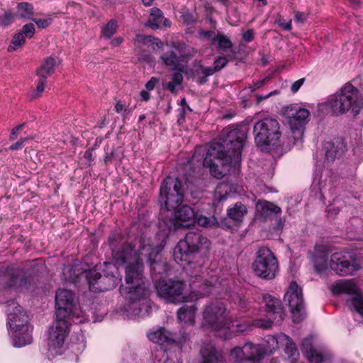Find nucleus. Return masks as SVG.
Segmentation results:
<instances>
[{
  "instance_id": "nucleus-63",
  "label": "nucleus",
  "mask_w": 363,
  "mask_h": 363,
  "mask_svg": "<svg viewBox=\"0 0 363 363\" xmlns=\"http://www.w3.org/2000/svg\"><path fill=\"white\" fill-rule=\"evenodd\" d=\"M242 39L247 43L252 41L254 39V30L252 29H248L243 33Z\"/></svg>"
},
{
  "instance_id": "nucleus-13",
  "label": "nucleus",
  "mask_w": 363,
  "mask_h": 363,
  "mask_svg": "<svg viewBox=\"0 0 363 363\" xmlns=\"http://www.w3.org/2000/svg\"><path fill=\"white\" fill-rule=\"evenodd\" d=\"M173 211L174 215L171 218L162 220V223L169 231L189 228L196 223V213L189 206L181 205Z\"/></svg>"
},
{
  "instance_id": "nucleus-54",
  "label": "nucleus",
  "mask_w": 363,
  "mask_h": 363,
  "mask_svg": "<svg viewBox=\"0 0 363 363\" xmlns=\"http://www.w3.org/2000/svg\"><path fill=\"white\" fill-rule=\"evenodd\" d=\"M7 304V316L9 314L11 313H16L18 314V311H16V308L17 307H21L18 303H16L14 300H11L10 301H8L6 303Z\"/></svg>"
},
{
  "instance_id": "nucleus-36",
  "label": "nucleus",
  "mask_w": 363,
  "mask_h": 363,
  "mask_svg": "<svg viewBox=\"0 0 363 363\" xmlns=\"http://www.w3.org/2000/svg\"><path fill=\"white\" fill-rule=\"evenodd\" d=\"M216 43H217L216 49L218 50H225L233 48L230 40L225 34L220 32L216 34Z\"/></svg>"
},
{
  "instance_id": "nucleus-15",
  "label": "nucleus",
  "mask_w": 363,
  "mask_h": 363,
  "mask_svg": "<svg viewBox=\"0 0 363 363\" xmlns=\"http://www.w3.org/2000/svg\"><path fill=\"white\" fill-rule=\"evenodd\" d=\"M342 294L350 296L347 305L363 318V292L354 279H342Z\"/></svg>"
},
{
  "instance_id": "nucleus-25",
  "label": "nucleus",
  "mask_w": 363,
  "mask_h": 363,
  "mask_svg": "<svg viewBox=\"0 0 363 363\" xmlns=\"http://www.w3.org/2000/svg\"><path fill=\"white\" fill-rule=\"evenodd\" d=\"M170 21L164 18L162 11L156 7L150 9L148 19V26L152 29H157L162 26L169 27Z\"/></svg>"
},
{
  "instance_id": "nucleus-7",
  "label": "nucleus",
  "mask_w": 363,
  "mask_h": 363,
  "mask_svg": "<svg viewBox=\"0 0 363 363\" xmlns=\"http://www.w3.org/2000/svg\"><path fill=\"white\" fill-rule=\"evenodd\" d=\"M247 137L245 130L237 127L229 126L223 128L220 138L222 142H214L211 144H218L222 146L221 152L230 156L235 160V163L240 162L241 150L244 146V142Z\"/></svg>"
},
{
  "instance_id": "nucleus-61",
  "label": "nucleus",
  "mask_w": 363,
  "mask_h": 363,
  "mask_svg": "<svg viewBox=\"0 0 363 363\" xmlns=\"http://www.w3.org/2000/svg\"><path fill=\"white\" fill-rule=\"evenodd\" d=\"M305 82V78H301L291 84V91L292 93H296L298 91L300 87L303 85Z\"/></svg>"
},
{
  "instance_id": "nucleus-11",
  "label": "nucleus",
  "mask_w": 363,
  "mask_h": 363,
  "mask_svg": "<svg viewBox=\"0 0 363 363\" xmlns=\"http://www.w3.org/2000/svg\"><path fill=\"white\" fill-rule=\"evenodd\" d=\"M157 294L167 303H181L187 301L184 294V282L179 279H162L155 282Z\"/></svg>"
},
{
  "instance_id": "nucleus-9",
  "label": "nucleus",
  "mask_w": 363,
  "mask_h": 363,
  "mask_svg": "<svg viewBox=\"0 0 363 363\" xmlns=\"http://www.w3.org/2000/svg\"><path fill=\"white\" fill-rule=\"evenodd\" d=\"M222 146L218 144H211L203 161V165L208 167L211 174L217 179H222L225 175V169L232 162L233 158L221 152Z\"/></svg>"
},
{
  "instance_id": "nucleus-32",
  "label": "nucleus",
  "mask_w": 363,
  "mask_h": 363,
  "mask_svg": "<svg viewBox=\"0 0 363 363\" xmlns=\"http://www.w3.org/2000/svg\"><path fill=\"white\" fill-rule=\"evenodd\" d=\"M16 16L26 20L33 19L34 9L31 4L28 2H20L16 6Z\"/></svg>"
},
{
  "instance_id": "nucleus-51",
  "label": "nucleus",
  "mask_w": 363,
  "mask_h": 363,
  "mask_svg": "<svg viewBox=\"0 0 363 363\" xmlns=\"http://www.w3.org/2000/svg\"><path fill=\"white\" fill-rule=\"evenodd\" d=\"M33 137H32V136L26 137V138H21L16 143H15L14 144L11 145L9 147V150H13V151L19 150V149H21L23 146V145H24V143L26 142H27L28 140H33Z\"/></svg>"
},
{
  "instance_id": "nucleus-42",
  "label": "nucleus",
  "mask_w": 363,
  "mask_h": 363,
  "mask_svg": "<svg viewBox=\"0 0 363 363\" xmlns=\"http://www.w3.org/2000/svg\"><path fill=\"white\" fill-rule=\"evenodd\" d=\"M117 23L114 20H111L102 29V35L105 38H110L117 30Z\"/></svg>"
},
{
  "instance_id": "nucleus-57",
  "label": "nucleus",
  "mask_w": 363,
  "mask_h": 363,
  "mask_svg": "<svg viewBox=\"0 0 363 363\" xmlns=\"http://www.w3.org/2000/svg\"><path fill=\"white\" fill-rule=\"evenodd\" d=\"M200 36L202 38H208L211 40L212 44H215V39L216 38V34L213 30L208 31H201L199 33Z\"/></svg>"
},
{
  "instance_id": "nucleus-40",
  "label": "nucleus",
  "mask_w": 363,
  "mask_h": 363,
  "mask_svg": "<svg viewBox=\"0 0 363 363\" xmlns=\"http://www.w3.org/2000/svg\"><path fill=\"white\" fill-rule=\"evenodd\" d=\"M252 356L250 362L259 363L266 354V349L259 345H253Z\"/></svg>"
},
{
  "instance_id": "nucleus-19",
  "label": "nucleus",
  "mask_w": 363,
  "mask_h": 363,
  "mask_svg": "<svg viewBox=\"0 0 363 363\" xmlns=\"http://www.w3.org/2000/svg\"><path fill=\"white\" fill-rule=\"evenodd\" d=\"M262 298L267 317L273 320L275 324H281L284 317L281 301L268 294H263Z\"/></svg>"
},
{
  "instance_id": "nucleus-27",
  "label": "nucleus",
  "mask_w": 363,
  "mask_h": 363,
  "mask_svg": "<svg viewBox=\"0 0 363 363\" xmlns=\"http://www.w3.org/2000/svg\"><path fill=\"white\" fill-rule=\"evenodd\" d=\"M150 340L156 344L164 345L174 343L172 334L164 328H160L149 335Z\"/></svg>"
},
{
  "instance_id": "nucleus-4",
  "label": "nucleus",
  "mask_w": 363,
  "mask_h": 363,
  "mask_svg": "<svg viewBox=\"0 0 363 363\" xmlns=\"http://www.w3.org/2000/svg\"><path fill=\"white\" fill-rule=\"evenodd\" d=\"M253 134L256 146L261 151L269 152L280 143V123L270 117L259 120L254 124Z\"/></svg>"
},
{
  "instance_id": "nucleus-20",
  "label": "nucleus",
  "mask_w": 363,
  "mask_h": 363,
  "mask_svg": "<svg viewBox=\"0 0 363 363\" xmlns=\"http://www.w3.org/2000/svg\"><path fill=\"white\" fill-rule=\"evenodd\" d=\"M362 268L361 258L352 251L342 255V276L353 275Z\"/></svg>"
},
{
  "instance_id": "nucleus-16",
  "label": "nucleus",
  "mask_w": 363,
  "mask_h": 363,
  "mask_svg": "<svg viewBox=\"0 0 363 363\" xmlns=\"http://www.w3.org/2000/svg\"><path fill=\"white\" fill-rule=\"evenodd\" d=\"M226 308L221 302L208 305L203 311V320L214 330H220L227 325Z\"/></svg>"
},
{
  "instance_id": "nucleus-24",
  "label": "nucleus",
  "mask_w": 363,
  "mask_h": 363,
  "mask_svg": "<svg viewBox=\"0 0 363 363\" xmlns=\"http://www.w3.org/2000/svg\"><path fill=\"white\" fill-rule=\"evenodd\" d=\"M256 210L259 216L264 220L269 219L272 216H277L281 213L279 206L267 201H258Z\"/></svg>"
},
{
  "instance_id": "nucleus-49",
  "label": "nucleus",
  "mask_w": 363,
  "mask_h": 363,
  "mask_svg": "<svg viewBox=\"0 0 363 363\" xmlns=\"http://www.w3.org/2000/svg\"><path fill=\"white\" fill-rule=\"evenodd\" d=\"M118 148H113L110 152H106V156L104 158V162L106 165L112 164L115 158L118 155Z\"/></svg>"
},
{
  "instance_id": "nucleus-30",
  "label": "nucleus",
  "mask_w": 363,
  "mask_h": 363,
  "mask_svg": "<svg viewBox=\"0 0 363 363\" xmlns=\"http://www.w3.org/2000/svg\"><path fill=\"white\" fill-rule=\"evenodd\" d=\"M196 310V306L194 303L191 305L183 306L177 311L178 319L184 323L193 324L194 323Z\"/></svg>"
},
{
  "instance_id": "nucleus-26",
  "label": "nucleus",
  "mask_w": 363,
  "mask_h": 363,
  "mask_svg": "<svg viewBox=\"0 0 363 363\" xmlns=\"http://www.w3.org/2000/svg\"><path fill=\"white\" fill-rule=\"evenodd\" d=\"M160 60L164 65L171 67L172 70H180L181 59L177 49L165 52Z\"/></svg>"
},
{
  "instance_id": "nucleus-47",
  "label": "nucleus",
  "mask_w": 363,
  "mask_h": 363,
  "mask_svg": "<svg viewBox=\"0 0 363 363\" xmlns=\"http://www.w3.org/2000/svg\"><path fill=\"white\" fill-rule=\"evenodd\" d=\"M35 26L33 23H27L24 25L20 33L25 37H28V38H31L35 34Z\"/></svg>"
},
{
  "instance_id": "nucleus-41",
  "label": "nucleus",
  "mask_w": 363,
  "mask_h": 363,
  "mask_svg": "<svg viewBox=\"0 0 363 363\" xmlns=\"http://www.w3.org/2000/svg\"><path fill=\"white\" fill-rule=\"evenodd\" d=\"M25 43V37L20 32L15 34L12 38L11 45L8 47L9 52H13L17 50L18 47L21 46Z\"/></svg>"
},
{
  "instance_id": "nucleus-38",
  "label": "nucleus",
  "mask_w": 363,
  "mask_h": 363,
  "mask_svg": "<svg viewBox=\"0 0 363 363\" xmlns=\"http://www.w3.org/2000/svg\"><path fill=\"white\" fill-rule=\"evenodd\" d=\"M227 328L235 333H244L250 328V323L246 320H235L230 323H227Z\"/></svg>"
},
{
  "instance_id": "nucleus-43",
  "label": "nucleus",
  "mask_w": 363,
  "mask_h": 363,
  "mask_svg": "<svg viewBox=\"0 0 363 363\" xmlns=\"http://www.w3.org/2000/svg\"><path fill=\"white\" fill-rule=\"evenodd\" d=\"M205 69H208V67H204L203 65H200L198 68L195 70L194 74L197 77V84L199 85L204 84L208 81V77L210 75H207L205 72Z\"/></svg>"
},
{
  "instance_id": "nucleus-23",
  "label": "nucleus",
  "mask_w": 363,
  "mask_h": 363,
  "mask_svg": "<svg viewBox=\"0 0 363 363\" xmlns=\"http://www.w3.org/2000/svg\"><path fill=\"white\" fill-rule=\"evenodd\" d=\"M28 281V277L23 270L13 269L9 271L5 284L8 288H19L26 286Z\"/></svg>"
},
{
  "instance_id": "nucleus-12",
  "label": "nucleus",
  "mask_w": 363,
  "mask_h": 363,
  "mask_svg": "<svg viewBox=\"0 0 363 363\" xmlns=\"http://www.w3.org/2000/svg\"><path fill=\"white\" fill-rule=\"evenodd\" d=\"M284 115L287 118L294 141L301 140L306 125L310 120V111L296 105H290L284 108Z\"/></svg>"
},
{
  "instance_id": "nucleus-53",
  "label": "nucleus",
  "mask_w": 363,
  "mask_h": 363,
  "mask_svg": "<svg viewBox=\"0 0 363 363\" xmlns=\"http://www.w3.org/2000/svg\"><path fill=\"white\" fill-rule=\"evenodd\" d=\"M253 345L252 342H246L242 348L245 352V355L247 358V361H250V359H252V350H253Z\"/></svg>"
},
{
  "instance_id": "nucleus-58",
  "label": "nucleus",
  "mask_w": 363,
  "mask_h": 363,
  "mask_svg": "<svg viewBox=\"0 0 363 363\" xmlns=\"http://www.w3.org/2000/svg\"><path fill=\"white\" fill-rule=\"evenodd\" d=\"M177 72H174L172 75V81H173V83H174V84L181 85L183 82V75L181 73L182 69H180V70H177Z\"/></svg>"
},
{
  "instance_id": "nucleus-31",
  "label": "nucleus",
  "mask_w": 363,
  "mask_h": 363,
  "mask_svg": "<svg viewBox=\"0 0 363 363\" xmlns=\"http://www.w3.org/2000/svg\"><path fill=\"white\" fill-rule=\"evenodd\" d=\"M202 363H218L220 357L215 347L211 344H205L201 350Z\"/></svg>"
},
{
  "instance_id": "nucleus-3",
  "label": "nucleus",
  "mask_w": 363,
  "mask_h": 363,
  "mask_svg": "<svg viewBox=\"0 0 363 363\" xmlns=\"http://www.w3.org/2000/svg\"><path fill=\"white\" fill-rule=\"evenodd\" d=\"M210 249L207 238L197 232H189L184 240H181L174 248V257L184 264H195L201 267L203 259Z\"/></svg>"
},
{
  "instance_id": "nucleus-10",
  "label": "nucleus",
  "mask_w": 363,
  "mask_h": 363,
  "mask_svg": "<svg viewBox=\"0 0 363 363\" xmlns=\"http://www.w3.org/2000/svg\"><path fill=\"white\" fill-rule=\"evenodd\" d=\"M333 249L328 245H320L315 246V252L311 255V261L312 262L315 272L319 275L323 274L328 268V257L333 252ZM340 264V253L334 252L331 255L329 262L330 268L340 274L339 265Z\"/></svg>"
},
{
  "instance_id": "nucleus-60",
  "label": "nucleus",
  "mask_w": 363,
  "mask_h": 363,
  "mask_svg": "<svg viewBox=\"0 0 363 363\" xmlns=\"http://www.w3.org/2000/svg\"><path fill=\"white\" fill-rule=\"evenodd\" d=\"M33 20L35 22L36 25L40 28H45L51 23V19L50 18H48V19H38V20L33 19Z\"/></svg>"
},
{
  "instance_id": "nucleus-17",
  "label": "nucleus",
  "mask_w": 363,
  "mask_h": 363,
  "mask_svg": "<svg viewBox=\"0 0 363 363\" xmlns=\"http://www.w3.org/2000/svg\"><path fill=\"white\" fill-rule=\"evenodd\" d=\"M284 300L288 303L291 311L294 315V321L299 323L303 318L299 314L304 308V301L303 298L302 289L298 286L296 282L291 283L289 288L284 295Z\"/></svg>"
},
{
  "instance_id": "nucleus-8",
  "label": "nucleus",
  "mask_w": 363,
  "mask_h": 363,
  "mask_svg": "<svg viewBox=\"0 0 363 363\" xmlns=\"http://www.w3.org/2000/svg\"><path fill=\"white\" fill-rule=\"evenodd\" d=\"M252 268L258 277L272 280L278 273L279 264L272 252L267 247L262 246L256 252Z\"/></svg>"
},
{
  "instance_id": "nucleus-6",
  "label": "nucleus",
  "mask_w": 363,
  "mask_h": 363,
  "mask_svg": "<svg viewBox=\"0 0 363 363\" xmlns=\"http://www.w3.org/2000/svg\"><path fill=\"white\" fill-rule=\"evenodd\" d=\"M104 275L97 271L96 267L91 269L84 270L77 274V278L80 280L84 278L89 286V289L94 292L105 291L113 289L118 284V278L115 274L117 268L112 263L104 262Z\"/></svg>"
},
{
  "instance_id": "nucleus-59",
  "label": "nucleus",
  "mask_w": 363,
  "mask_h": 363,
  "mask_svg": "<svg viewBox=\"0 0 363 363\" xmlns=\"http://www.w3.org/2000/svg\"><path fill=\"white\" fill-rule=\"evenodd\" d=\"M328 217L330 219L337 218L339 214V209L335 208L332 206H329L327 208Z\"/></svg>"
},
{
  "instance_id": "nucleus-18",
  "label": "nucleus",
  "mask_w": 363,
  "mask_h": 363,
  "mask_svg": "<svg viewBox=\"0 0 363 363\" xmlns=\"http://www.w3.org/2000/svg\"><path fill=\"white\" fill-rule=\"evenodd\" d=\"M167 182L166 184L169 186L167 187L168 191L166 190L167 186H164L162 195L159 196V202L162 206L164 205L167 211L175 210L182 205L186 191H179L175 194H170V188H177V183L173 184V182H169V179Z\"/></svg>"
},
{
  "instance_id": "nucleus-35",
  "label": "nucleus",
  "mask_w": 363,
  "mask_h": 363,
  "mask_svg": "<svg viewBox=\"0 0 363 363\" xmlns=\"http://www.w3.org/2000/svg\"><path fill=\"white\" fill-rule=\"evenodd\" d=\"M191 287L194 290L192 293L195 294L196 298L209 295L212 289V285L210 284L207 281H205L204 283L199 286V289H197V286L194 282L191 284Z\"/></svg>"
},
{
  "instance_id": "nucleus-34",
  "label": "nucleus",
  "mask_w": 363,
  "mask_h": 363,
  "mask_svg": "<svg viewBox=\"0 0 363 363\" xmlns=\"http://www.w3.org/2000/svg\"><path fill=\"white\" fill-rule=\"evenodd\" d=\"M326 106L331 110L333 113L338 116L340 113V93L336 91L334 94L330 95L325 102Z\"/></svg>"
},
{
  "instance_id": "nucleus-29",
  "label": "nucleus",
  "mask_w": 363,
  "mask_h": 363,
  "mask_svg": "<svg viewBox=\"0 0 363 363\" xmlns=\"http://www.w3.org/2000/svg\"><path fill=\"white\" fill-rule=\"evenodd\" d=\"M32 328L28 325V329L23 328L21 330L14 331L13 345L15 347H21L32 342Z\"/></svg>"
},
{
  "instance_id": "nucleus-64",
  "label": "nucleus",
  "mask_w": 363,
  "mask_h": 363,
  "mask_svg": "<svg viewBox=\"0 0 363 363\" xmlns=\"http://www.w3.org/2000/svg\"><path fill=\"white\" fill-rule=\"evenodd\" d=\"M159 80L156 77H152L146 84L145 88L147 90L150 91L152 90L155 85L158 83Z\"/></svg>"
},
{
  "instance_id": "nucleus-45",
  "label": "nucleus",
  "mask_w": 363,
  "mask_h": 363,
  "mask_svg": "<svg viewBox=\"0 0 363 363\" xmlns=\"http://www.w3.org/2000/svg\"><path fill=\"white\" fill-rule=\"evenodd\" d=\"M274 323V321L269 318H268V319H256L253 320V324L255 326L263 329L271 328Z\"/></svg>"
},
{
  "instance_id": "nucleus-28",
  "label": "nucleus",
  "mask_w": 363,
  "mask_h": 363,
  "mask_svg": "<svg viewBox=\"0 0 363 363\" xmlns=\"http://www.w3.org/2000/svg\"><path fill=\"white\" fill-rule=\"evenodd\" d=\"M56 60L52 57H48L43 60L40 66L36 70V74L40 78L47 79L55 72Z\"/></svg>"
},
{
  "instance_id": "nucleus-44",
  "label": "nucleus",
  "mask_w": 363,
  "mask_h": 363,
  "mask_svg": "<svg viewBox=\"0 0 363 363\" xmlns=\"http://www.w3.org/2000/svg\"><path fill=\"white\" fill-rule=\"evenodd\" d=\"M230 357L233 361L236 362H240L243 360L247 361V358L245 355V352L242 347H236L231 350L230 352Z\"/></svg>"
},
{
  "instance_id": "nucleus-52",
  "label": "nucleus",
  "mask_w": 363,
  "mask_h": 363,
  "mask_svg": "<svg viewBox=\"0 0 363 363\" xmlns=\"http://www.w3.org/2000/svg\"><path fill=\"white\" fill-rule=\"evenodd\" d=\"M301 350L307 357L310 354L315 351L309 340H304L302 343Z\"/></svg>"
},
{
  "instance_id": "nucleus-5",
  "label": "nucleus",
  "mask_w": 363,
  "mask_h": 363,
  "mask_svg": "<svg viewBox=\"0 0 363 363\" xmlns=\"http://www.w3.org/2000/svg\"><path fill=\"white\" fill-rule=\"evenodd\" d=\"M142 239H148L141 235L132 245L124 242L123 236L120 233H113L109 236L108 242L112 252V256L116 263L119 265H126L139 261L142 254L140 252V242Z\"/></svg>"
},
{
  "instance_id": "nucleus-14",
  "label": "nucleus",
  "mask_w": 363,
  "mask_h": 363,
  "mask_svg": "<svg viewBox=\"0 0 363 363\" xmlns=\"http://www.w3.org/2000/svg\"><path fill=\"white\" fill-rule=\"evenodd\" d=\"M140 252L147 257V262L152 276L163 274L169 270V264L162 259L158 250L152 246L150 239L141 240Z\"/></svg>"
},
{
  "instance_id": "nucleus-33",
  "label": "nucleus",
  "mask_w": 363,
  "mask_h": 363,
  "mask_svg": "<svg viewBox=\"0 0 363 363\" xmlns=\"http://www.w3.org/2000/svg\"><path fill=\"white\" fill-rule=\"evenodd\" d=\"M169 179V182L172 181L173 184H176L177 182V188H172L171 187L169 193L170 194H175V192H177L179 191H186V189L187 187L186 182H183L181 179H179L178 177H174L171 176L167 177L162 182L160 189V195H162V190L164 186H167L166 182H168L167 181ZM168 184L167 188L168 187ZM168 191V189H166Z\"/></svg>"
},
{
  "instance_id": "nucleus-2",
  "label": "nucleus",
  "mask_w": 363,
  "mask_h": 363,
  "mask_svg": "<svg viewBox=\"0 0 363 363\" xmlns=\"http://www.w3.org/2000/svg\"><path fill=\"white\" fill-rule=\"evenodd\" d=\"M74 294L70 290L59 289L55 294V322L48 330L50 348H60L65 342L68 328V320L74 308Z\"/></svg>"
},
{
  "instance_id": "nucleus-22",
  "label": "nucleus",
  "mask_w": 363,
  "mask_h": 363,
  "mask_svg": "<svg viewBox=\"0 0 363 363\" xmlns=\"http://www.w3.org/2000/svg\"><path fill=\"white\" fill-rule=\"evenodd\" d=\"M18 311L16 313H9L7 318V323L10 328L13 331L21 330L23 328L28 329V317L27 313L23 310L22 307L16 308Z\"/></svg>"
},
{
  "instance_id": "nucleus-21",
  "label": "nucleus",
  "mask_w": 363,
  "mask_h": 363,
  "mask_svg": "<svg viewBox=\"0 0 363 363\" xmlns=\"http://www.w3.org/2000/svg\"><path fill=\"white\" fill-rule=\"evenodd\" d=\"M247 213L246 206L240 202H237L232 208L228 209L227 218L221 220L220 225L223 228H231L232 226L228 220H230L235 225H238L242 222L243 217Z\"/></svg>"
},
{
  "instance_id": "nucleus-48",
  "label": "nucleus",
  "mask_w": 363,
  "mask_h": 363,
  "mask_svg": "<svg viewBox=\"0 0 363 363\" xmlns=\"http://www.w3.org/2000/svg\"><path fill=\"white\" fill-rule=\"evenodd\" d=\"M215 219L216 218H213L212 220L210 218H208L206 216H200L197 217V216L196 215V221L197 222V223L199 225L206 227V228L211 227V225H213L214 224L213 220H215Z\"/></svg>"
},
{
  "instance_id": "nucleus-62",
  "label": "nucleus",
  "mask_w": 363,
  "mask_h": 363,
  "mask_svg": "<svg viewBox=\"0 0 363 363\" xmlns=\"http://www.w3.org/2000/svg\"><path fill=\"white\" fill-rule=\"evenodd\" d=\"M330 291L333 296H339L340 294V281H337L330 286Z\"/></svg>"
},
{
  "instance_id": "nucleus-1",
  "label": "nucleus",
  "mask_w": 363,
  "mask_h": 363,
  "mask_svg": "<svg viewBox=\"0 0 363 363\" xmlns=\"http://www.w3.org/2000/svg\"><path fill=\"white\" fill-rule=\"evenodd\" d=\"M125 281L126 286L121 284L119 293L128 301L127 311L135 316L148 315L152 308L151 291L144 281L142 259L125 265Z\"/></svg>"
},
{
  "instance_id": "nucleus-39",
  "label": "nucleus",
  "mask_w": 363,
  "mask_h": 363,
  "mask_svg": "<svg viewBox=\"0 0 363 363\" xmlns=\"http://www.w3.org/2000/svg\"><path fill=\"white\" fill-rule=\"evenodd\" d=\"M323 148L325 151V158L327 161L329 162H334L338 152L337 147H335L333 142L325 141L323 144Z\"/></svg>"
},
{
  "instance_id": "nucleus-46",
  "label": "nucleus",
  "mask_w": 363,
  "mask_h": 363,
  "mask_svg": "<svg viewBox=\"0 0 363 363\" xmlns=\"http://www.w3.org/2000/svg\"><path fill=\"white\" fill-rule=\"evenodd\" d=\"M15 15L11 11H6L2 16H0V26L6 27L11 25L14 19Z\"/></svg>"
},
{
  "instance_id": "nucleus-56",
  "label": "nucleus",
  "mask_w": 363,
  "mask_h": 363,
  "mask_svg": "<svg viewBox=\"0 0 363 363\" xmlns=\"http://www.w3.org/2000/svg\"><path fill=\"white\" fill-rule=\"evenodd\" d=\"M286 353L289 354V357H294L296 354H298V350L295 346V344L293 342H290L287 344L286 347Z\"/></svg>"
},
{
  "instance_id": "nucleus-50",
  "label": "nucleus",
  "mask_w": 363,
  "mask_h": 363,
  "mask_svg": "<svg viewBox=\"0 0 363 363\" xmlns=\"http://www.w3.org/2000/svg\"><path fill=\"white\" fill-rule=\"evenodd\" d=\"M310 363H322L323 361V355L317 350L314 351L307 357Z\"/></svg>"
},
{
  "instance_id": "nucleus-55",
  "label": "nucleus",
  "mask_w": 363,
  "mask_h": 363,
  "mask_svg": "<svg viewBox=\"0 0 363 363\" xmlns=\"http://www.w3.org/2000/svg\"><path fill=\"white\" fill-rule=\"evenodd\" d=\"M7 304V316L9 314L11 313H16L18 314V311H16V308L17 307H21L18 303H16L14 300H11L10 301H8L6 303Z\"/></svg>"
},
{
  "instance_id": "nucleus-37",
  "label": "nucleus",
  "mask_w": 363,
  "mask_h": 363,
  "mask_svg": "<svg viewBox=\"0 0 363 363\" xmlns=\"http://www.w3.org/2000/svg\"><path fill=\"white\" fill-rule=\"evenodd\" d=\"M228 62V60L225 57L220 56L215 60L213 67H208V69H205V72H206L207 75H213L215 72L224 68Z\"/></svg>"
}]
</instances>
